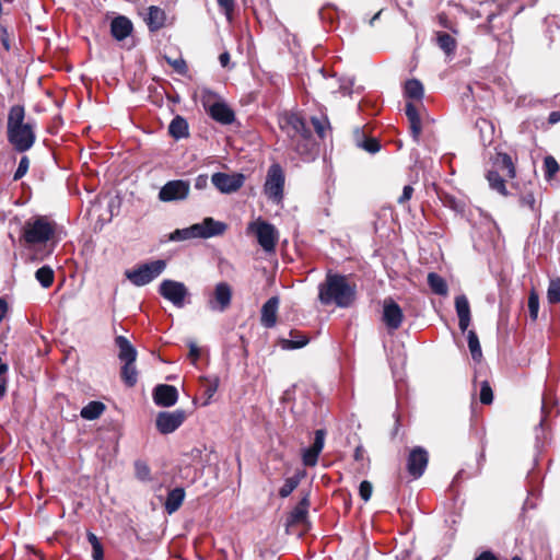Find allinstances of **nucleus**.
I'll return each instance as SVG.
<instances>
[{
	"instance_id": "1",
	"label": "nucleus",
	"mask_w": 560,
	"mask_h": 560,
	"mask_svg": "<svg viewBox=\"0 0 560 560\" xmlns=\"http://www.w3.org/2000/svg\"><path fill=\"white\" fill-rule=\"evenodd\" d=\"M36 124L28 119L25 121V109L22 105H13L8 114V141L16 152L30 150L36 141Z\"/></svg>"
},
{
	"instance_id": "2",
	"label": "nucleus",
	"mask_w": 560,
	"mask_h": 560,
	"mask_svg": "<svg viewBox=\"0 0 560 560\" xmlns=\"http://www.w3.org/2000/svg\"><path fill=\"white\" fill-rule=\"evenodd\" d=\"M318 299L324 305L349 307L355 299V285L350 284L346 276L328 271L318 285Z\"/></svg>"
},
{
	"instance_id": "3",
	"label": "nucleus",
	"mask_w": 560,
	"mask_h": 560,
	"mask_svg": "<svg viewBox=\"0 0 560 560\" xmlns=\"http://www.w3.org/2000/svg\"><path fill=\"white\" fill-rule=\"evenodd\" d=\"M280 128L290 138V147L301 156L311 152V131L305 121L296 114H285L280 117Z\"/></svg>"
},
{
	"instance_id": "4",
	"label": "nucleus",
	"mask_w": 560,
	"mask_h": 560,
	"mask_svg": "<svg viewBox=\"0 0 560 560\" xmlns=\"http://www.w3.org/2000/svg\"><path fill=\"white\" fill-rule=\"evenodd\" d=\"M57 224L47 217H35L23 226V238L28 245L46 244L55 237Z\"/></svg>"
},
{
	"instance_id": "5",
	"label": "nucleus",
	"mask_w": 560,
	"mask_h": 560,
	"mask_svg": "<svg viewBox=\"0 0 560 560\" xmlns=\"http://www.w3.org/2000/svg\"><path fill=\"white\" fill-rule=\"evenodd\" d=\"M201 104L209 116L222 125H231L235 120L233 109L210 90H202Z\"/></svg>"
},
{
	"instance_id": "6",
	"label": "nucleus",
	"mask_w": 560,
	"mask_h": 560,
	"mask_svg": "<svg viewBox=\"0 0 560 560\" xmlns=\"http://www.w3.org/2000/svg\"><path fill=\"white\" fill-rule=\"evenodd\" d=\"M494 166L497 170H490L487 173V179L491 189L498 191L502 196L508 195V190L505 187V182L502 176L499 174L501 171L504 176L509 178H514L516 175L515 167L511 156L506 153H499L494 161Z\"/></svg>"
},
{
	"instance_id": "7",
	"label": "nucleus",
	"mask_w": 560,
	"mask_h": 560,
	"mask_svg": "<svg viewBox=\"0 0 560 560\" xmlns=\"http://www.w3.org/2000/svg\"><path fill=\"white\" fill-rule=\"evenodd\" d=\"M166 268L165 260L156 259L126 270L125 277L136 287H143L156 279Z\"/></svg>"
},
{
	"instance_id": "8",
	"label": "nucleus",
	"mask_w": 560,
	"mask_h": 560,
	"mask_svg": "<svg viewBox=\"0 0 560 560\" xmlns=\"http://www.w3.org/2000/svg\"><path fill=\"white\" fill-rule=\"evenodd\" d=\"M247 232L255 234L259 246L266 253H273L279 241V232L276 226L262 219L249 222Z\"/></svg>"
},
{
	"instance_id": "9",
	"label": "nucleus",
	"mask_w": 560,
	"mask_h": 560,
	"mask_svg": "<svg viewBox=\"0 0 560 560\" xmlns=\"http://www.w3.org/2000/svg\"><path fill=\"white\" fill-rule=\"evenodd\" d=\"M285 176L282 167L275 163L270 165L267 172L264 192L269 200L279 203L283 199Z\"/></svg>"
},
{
	"instance_id": "10",
	"label": "nucleus",
	"mask_w": 560,
	"mask_h": 560,
	"mask_svg": "<svg viewBox=\"0 0 560 560\" xmlns=\"http://www.w3.org/2000/svg\"><path fill=\"white\" fill-rule=\"evenodd\" d=\"M159 293L178 308L185 306L186 299L189 296V291L183 282L171 279H165L160 283Z\"/></svg>"
},
{
	"instance_id": "11",
	"label": "nucleus",
	"mask_w": 560,
	"mask_h": 560,
	"mask_svg": "<svg viewBox=\"0 0 560 560\" xmlns=\"http://www.w3.org/2000/svg\"><path fill=\"white\" fill-rule=\"evenodd\" d=\"M211 183L222 194L236 192L245 183V176L242 173H222L218 172L211 176Z\"/></svg>"
},
{
	"instance_id": "12",
	"label": "nucleus",
	"mask_w": 560,
	"mask_h": 560,
	"mask_svg": "<svg viewBox=\"0 0 560 560\" xmlns=\"http://www.w3.org/2000/svg\"><path fill=\"white\" fill-rule=\"evenodd\" d=\"M190 191L188 180L174 179L167 182L159 191V199L163 202L185 200Z\"/></svg>"
},
{
	"instance_id": "13",
	"label": "nucleus",
	"mask_w": 560,
	"mask_h": 560,
	"mask_svg": "<svg viewBox=\"0 0 560 560\" xmlns=\"http://www.w3.org/2000/svg\"><path fill=\"white\" fill-rule=\"evenodd\" d=\"M232 301V288L226 282L215 284L212 294L208 300V307L214 312H224L229 308Z\"/></svg>"
},
{
	"instance_id": "14",
	"label": "nucleus",
	"mask_w": 560,
	"mask_h": 560,
	"mask_svg": "<svg viewBox=\"0 0 560 560\" xmlns=\"http://www.w3.org/2000/svg\"><path fill=\"white\" fill-rule=\"evenodd\" d=\"M186 418L184 410L162 411L156 417V428L162 434L177 430Z\"/></svg>"
},
{
	"instance_id": "15",
	"label": "nucleus",
	"mask_w": 560,
	"mask_h": 560,
	"mask_svg": "<svg viewBox=\"0 0 560 560\" xmlns=\"http://www.w3.org/2000/svg\"><path fill=\"white\" fill-rule=\"evenodd\" d=\"M428 462V452L421 446H416L410 451L407 458V470L413 479H418L423 475Z\"/></svg>"
},
{
	"instance_id": "16",
	"label": "nucleus",
	"mask_w": 560,
	"mask_h": 560,
	"mask_svg": "<svg viewBox=\"0 0 560 560\" xmlns=\"http://www.w3.org/2000/svg\"><path fill=\"white\" fill-rule=\"evenodd\" d=\"M404 319L402 310L393 300L384 302L383 322L390 330H396L400 327Z\"/></svg>"
},
{
	"instance_id": "17",
	"label": "nucleus",
	"mask_w": 560,
	"mask_h": 560,
	"mask_svg": "<svg viewBox=\"0 0 560 560\" xmlns=\"http://www.w3.org/2000/svg\"><path fill=\"white\" fill-rule=\"evenodd\" d=\"M196 228H200L199 231H197L198 238H210L213 236L222 235L226 229L228 225L224 222L215 221L213 218H205L202 222L195 223Z\"/></svg>"
},
{
	"instance_id": "18",
	"label": "nucleus",
	"mask_w": 560,
	"mask_h": 560,
	"mask_svg": "<svg viewBox=\"0 0 560 560\" xmlns=\"http://www.w3.org/2000/svg\"><path fill=\"white\" fill-rule=\"evenodd\" d=\"M178 399V392L175 386L161 384L153 390V400L158 406L172 407Z\"/></svg>"
},
{
	"instance_id": "19",
	"label": "nucleus",
	"mask_w": 560,
	"mask_h": 560,
	"mask_svg": "<svg viewBox=\"0 0 560 560\" xmlns=\"http://www.w3.org/2000/svg\"><path fill=\"white\" fill-rule=\"evenodd\" d=\"M279 298L271 296L261 307V325L271 328L277 323V313L279 307Z\"/></svg>"
},
{
	"instance_id": "20",
	"label": "nucleus",
	"mask_w": 560,
	"mask_h": 560,
	"mask_svg": "<svg viewBox=\"0 0 560 560\" xmlns=\"http://www.w3.org/2000/svg\"><path fill=\"white\" fill-rule=\"evenodd\" d=\"M132 32V23L126 16H117L110 23V33L117 40H122Z\"/></svg>"
},
{
	"instance_id": "21",
	"label": "nucleus",
	"mask_w": 560,
	"mask_h": 560,
	"mask_svg": "<svg viewBox=\"0 0 560 560\" xmlns=\"http://www.w3.org/2000/svg\"><path fill=\"white\" fill-rule=\"evenodd\" d=\"M115 343L119 350L118 358L121 362H136L137 350L126 337L117 336Z\"/></svg>"
},
{
	"instance_id": "22",
	"label": "nucleus",
	"mask_w": 560,
	"mask_h": 560,
	"mask_svg": "<svg viewBox=\"0 0 560 560\" xmlns=\"http://www.w3.org/2000/svg\"><path fill=\"white\" fill-rule=\"evenodd\" d=\"M405 112L410 124L411 137L416 142H419L422 127L418 109L412 103H407Z\"/></svg>"
},
{
	"instance_id": "23",
	"label": "nucleus",
	"mask_w": 560,
	"mask_h": 560,
	"mask_svg": "<svg viewBox=\"0 0 560 560\" xmlns=\"http://www.w3.org/2000/svg\"><path fill=\"white\" fill-rule=\"evenodd\" d=\"M148 27L151 32H156L162 28L166 21V14L164 10L159 7L151 5L148 9V16L145 19Z\"/></svg>"
},
{
	"instance_id": "24",
	"label": "nucleus",
	"mask_w": 560,
	"mask_h": 560,
	"mask_svg": "<svg viewBox=\"0 0 560 560\" xmlns=\"http://www.w3.org/2000/svg\"><path fill=\"white\" fill-rule=\"evenodd\" d=\"M184 499H185V491L183 488H175V489L171 490L168 492L166 501L164 503L165 511L168 514L175 513L183 504Z\"/></svg>"
},
{
	"instance_id": "25",
	"label": "nucleus",
	"mask_w": 560,
	"mask_h": 560,
	"mask_svg": "<svg viewBox=\"0 0 560 560\" xmlns=\"http://www.w3.org/2000/svg\"><path fill=\"white\" fill-rule=\"evenodd\" d=\"M168 132L175 139L186 138L189 135L187 120L182 116L174 117L168 126Z\"/></svg>"
},
{
	"instance_id": "26",
	"label": "nucleus",
	"mask_w": 560,
	"mask_h": 560,
	"mask_svg": "<svg viewBox=\"0 0 560 560\" xmlns=\"http://www.w3.org/2000/svg\"><path fill=\"white\" fill-rule=\"evenodd\" d=\"M310 506L308 495H305L296 504V506L290 513V522L293 524L302 523L307 516V510Z\"/></svg>"
},
{
	"instance_id": "27",
	"label": "nucleus",
	"mask_w": 560,
	"mask_h": 560,
	"mask_svg": "<svg viewBox=\"0 0 560 560\" xmlns=\"http://www.w3.org/2000/svg\"><path fill=\"white\" fill-rule=\"evenodd\" d=\"M105 410V405L101 401H90L81 409L80 416L85 420H95L101 417Z\"/></svg>"
},
{
	"instance_id": "28",
	"label": "nucleus",
	"mask_w": 560,
	"mask_h": 560,
	"mask_svg": "<svg viewBox=\"0 0 560 560\" xmlns=\"http://www.w3.org/2000/svg\"><path fill=\"white\" fill-rule=\"evenodd\" d=\"M428 284L432 292H434L438 295H446L448 292L446 281L435 272H430L428 275Z\"/></svg>"
},
{
	"instance_id": "29",
	"label": "nucleus",
	"mask_w": 560,
	"mask_h": 560,
	"mask_svg": "<svg viewBox=\"0 0 560 560\" xmlns=\"http://www.w3.org/2000/svg\"><path fill=\"white\" fill-rule=\"evenodd\" d=\"M436 44L446 55L454 54L457 46L455 38L444 32L436 33Z\"/></svg>"
},
{
	"instance_id": "30",
	"label": "nucleus",
	"mask_w": 560,
	"mask_h": 560,
	"mask_svg": "<svg viewBox=\"0 0 560 560\" xmlns=\"http://www.w3.org/2000/svg\"><path fill=\"white\" fill-rule=\"evenodd\" d=\"M121 378L124 383L129 387L136 385L138 381V372L135 362H124V365L121 368Z\"/></svg>"
},
{
	"instance_id": "31",
	"label": "nucleus",
	"mask_w": 560,
	"mask_h": 560,
	"mask_svg": "<svg viewBox=\"0 0 560 560\" xmlns=\"http://www.w3.org/2000/svg\"><path fill=\"white\" fill-rule=\"evenodd\" d=\"M405 95L408 98L421 100L423 96V85L417 79L408 80L405 84Z\"/></svg>"
},
{
	"instance_id": "32",
	"label": "nucleus",
	"mask_w": 560,
	"mask_h": 560,
	"mask_svg": "<svg viewBox=\"0 0 560 560\" xmlns=\"http://www.w3.org/2000/svg\"><path fill=\"white\" fill-rule=\"evenodd\" d=\"M290 339H283L282 340V348L292 350V349H300L307 345L308 338L304 335H301L299 332L292 331L290 334Z\"/></svg>"
},
{
	"instance_id": "33",
	"label": "nucleus",
	"mask_w": 560,
	"mask_h": 560,
	"mask_svg": "<svg viewBox=\"0 0 560 560\" xmlns=\"http://www.w3.org/2000/svg\"><path fill=\"white\" fill-rule=\"evenodd\" d=\"M467 341H468L469 351L471 353V358L475 361H480V359L482 357V351H481L479 338L475 330H468Z\"/></svg>"
},
{
	"instance_id": "34",
	"label": "nucleus",
	"mask_w": 560,
	"mask_h": 560,
	"mask_svg": "<svg viewBox=\"0 0 560 560\" xmlns=\"http://www.w3.org/2000/svg\"><path fill=\"white\" fill-rule=\"evenodd\" d=\"M35 278L43 288H49L55 279L54 270L49 266H43L36 270Z\"/></svg>"
},
{
	"instance_id": "35",
	"label": "nucleus",
	"mask_w": 560,
	"mask_h": 560,
	"mask_svg": "<svg viewBox=\"0 0 560 560\" xmlns=\"http://www.w3.org/2000/svg\"><path fill=\"white\" fill-rule=\"evenodd\" d=\"M199 230H200V228H196L195 224H192L186 229L175 230L171 234L170 238L172 241H185V240H189V238H198L197 231H199Z\"/></svg>"
},
{
	"instance_id": "36",
	"label": "nucleus",
	"mask_w": 560,
	"mask_h": 560,
	"mask_svg": "<svg viewBox=\"0 0 560 560\" xmlns=\"http://www.w3.org/2000/svg\"><path fill=\"white\" fill-rule=\"evenodd\" d=\"M547 300L550 304L560 303V278H552L549 280Z\"/></svg>"
},
{
	"instance_id": "37",
	"label": "nucleus",
	"mask_w": 560,
	"mask_h": 560,
	"mask_svg": "<svg viewBox=\"0 0 560 560\" xmlns=\"http://www.w3.org/2000/svg\"><path fill=\"white\" fill-rule=\"evenodd\" d=\"M301 479L299 476L287 478L283 486L279 489V495L281 498L289 497L299 486Z\"/></svg>"
},
{
	"instance_id": "38",
	"label": "nucleus",
	"mask_w": 560,
	"mask_h": 560,
	"mask_svg": "<svg viewBox=\"0 0 560 560\" xmlns=\"http://www.w3.org/2000/svg\"><path fill=\"white\" fill-rule=\"evenodd\" d=\"M559 168V164L553 156L548 155L544 159V170L546 179H551L558 173Z\"/></svg>"
},
{
	"instance_id": "39",
	"label": "nucleus",
	"mask_w": 560,
	"mask_h": 560,
	"mask_svg": "<svg viewBox=\"0 0 560 560\" xmlns=\"http://www.w3.org/2000/svg\"><path fill=\"white\" fill-rule=\"evenodd\" d=\"M455 308L458 317H470V306L465 295L456 296Z\"/></svg>"
},
{
	"instance_id": "40",
	"label": "nucleus",
	"mask_w": 560,
	"mask_h": 560,
	"mask_svg": "<svg viewBox=\"0 0 560 560\" xmlns=\"http://www.w3.org/2000/svg\"><path fill=\"white\" fill-rule=\"evenodd\" d=\"M357 145L372 154L378 152L381 149L380 142L375 138L357 139Z\"/></svg>"
},
{
	"instance_id": "41",
	"label": "nucleus",
	"mask_w": 560,
	"mask_h": 560,
	"mask_svg": "<svg viewBox=\"0 0 560 560\" xmlns=\"http://www.w3.org/2000/svg\"><path fill=\"white\" fill-rule=\"evenodd\" d=\"M136 477L141 481L151 480L150 467L141 460L135 463Z\"/></svg>"
},
{
	"instance_id": "42",
	"label": "nucleus",
	"mask_w": 560,
	"mask_h": 560,
	"mask_svg": "<svg viewBox=\"0 0 560 560\" xmlns=\"http://www.w3.org/2000/svg\"><path fill=\"white\" fill-rule=\"evenodd\" d=\"M528 310L530 318L536 320L539 312V296L534 290L529 293L528 296Z\"/></svg>"
},
{
	"instance_id": "43",
	"label": "nucleus",
	"mask_w": 560,
	"mask_h": 560,
	"mask_svg": "<svg viewBox=\"0 0 560 560\" xmlns=\"http://www.w3.org/2000/svg\"><path fill=\"white\" fill-rule=\"evenodd\" d=\"M493 400L492 388L488 382H482L480 387V401L485 405L491 404Z\"/></svg>"
},
{
	"instance_id": "44",
	"label": "nucleus",
	"mask_w": 560,
	"mask_h": 560,
	"mask_svg": "<svg viewBox=\"0 0 560 560\" xmlns=\"http://www.w3.org/2000/svg\"><path fill=\"white\" fill-rule=\"evenodd\" d=\"M166 61L173 67V69L178 74L184 75L187 73V65H186V61L182 57L176 58V59H171L170 57H166Z\"/></svg>"
},
{
	"instance_id": "45",
	"label": "nucleus",
	"mask_w": 560,
	"mask_h": 560,
	"mask_svg": "<svg viewBox=\"0 0 560 560\" xmlns=\"http://www.w3.org/2000/svg\"><path fill=\"white\" fill-rule=\"evenodd\" d=\"M312 125L316 131V133L324 138L326 135V127L328 126V121L326 118L312 117Z\"/></svg>"
},
{
	"instance_id": "46",
	"label": "nucleus",
	"mask_w": 560,
	"mask_h": 560,
	"mask_svg": "<svg viewBox=\"0 0 560 560\" xmlns=\"http://www.w3.org/2000/svg\"><path fill=\"white\" fill-rule=\"evenodd\" d=\"M28 166H30V160L27 156H22L20 162H19V166L13 175V179L14 180H19L21 179L28 171Z\"/></svg>"
},
{
	"instance_id": "47",
	"label": "nucleus",
	"mask_w": 560,
	"mask_h": 560,
	"mask_svg": "<svg viewBox=\"0 0 560 560\" xmlns=\"http://www.w3.org/2000/svg\"><path fill=\"white\" fill-rule=\"evenodd\" d=\"M320 453L315 452L312 447L303 452V463L305 466H315Z\"/></svg>"
},
{
	"instance_id": "48",
	"label": "nucleus",
	"mask_w": 560,
	"mask_h": 560,
	"mask_svg": "<svg viewBox=\"0 0 560 560\" xmlns=\"http://www.w3.org/2000/svg\"><path fill=\"white\" fill-rule=\"evenodd\" d=\"M372 490H373L372 483L368 480H363L359 487V493H360L361 499L363 501L368 502L371 499Z\"/></svg>"
},
{
	"instance_id": "49",
	"label": "nucleus",
	"mask_w": 560,
	"mask_h": 560,
	"mask_svg": "<svg viewBox=\"0 0 560 560\" xmlns=\"http://www.w3.org/2000/svg\"><path fill=\"white\" fill-rule=\"evenodd\" d=\"M218 387H219V378L218 377L207 380V385L205 388V394L207 396V402L213 397V395L218 390Z\"/></svg>"
},
{
	"instance_id": "50",
	"label": "nucleus",
	"mask_w": 560,
	"mask_h": 560,
	"mask_svg": "<svg viewBox=\"0 0 560 560\" xmlns=\"http://www.w3.org/2000/svg\"><path fill=\"white\" fill-rule=\"evenodd\" d=\"M324 442H325V431L324 430H317L315 432L314 443H313V445L311 447L315 452L320 453L323 447H324Z\"/></svg>"
},
{
	"instance_id": "51",
	"label": "nucleus",
	"mask_w": 560,
	"mask_h": 560,
	"mask_svg": "<svg viewBox=\"0 0 560 560\" xmlns=\"http://www.w3.org/2000/svg\"><path fill=\"white\" fill-rule=\"evenodd\" d=\"M520 203L522 207H526L530 210H535L536 199L532 192H526V194L522 195V197L520 199Z\"/></svg>"
},
{
	"instance_id": "52",
	"label": "nucleus",
	"mask_w": 560,
	"mask_h": 560,
	"mask_svg": "<svg viewBox=\"0 0 560 560\" xmlns=\"http://www.w3.org/2000/svg\"><path fill=\"white\" fill-rule=\"evenodd\" d=\"M413 194V188L410 185H406L402 189L401 196L398 198V203L402 205L410 200Z\"/></svg>"
},
{
	"instance_id": "53",
	"label": "nucleus",
	"mask_w": 560,
	"mask_h": 560,
	"mask_svg": "<svg viewBox=\"0 0 560 560\" xmlns=\"http://www.w3.org/2000/svg\"><path fill=\"white\" fill-rule=\"evenodd\" d=\"M208 186V176L206 174H200L195 179V188L198 190H202Z\"/></svg>"
},
{
	"instance_id": "54",
	"label": "nucleus",
	"mask_w": 560,
	"mask_h": 560,
	"mask_svg": "<svg viewBox=\"0 0 560 560\" xmlns=\"http://www.w3.org/2000/svg\"><path fill=\"white\" fill-rule=\"evenodd\" d=\"M199 357H200L199 348L196 346V343L190 342L189 343V358L191 359V362L195 364L197 362V360L199 359Z\"/></svg>"
},
{
	"instance_id": "55",
	"label": "nucleus",
	"mask_w": 560,
	"mask_h": 560,
	"mask_svg": "<svg viewBox=\"0 0 560 560\" xmlns=\"http://www.w3.org/2000/svg\"><path fill=\"white\" fill-rule=\"evenodd\" d=\"M219 5L225 11L226 14H230L234 9V0H217Z\"/></svg>"
},
{
	"instance_id": "56",
	"label": "nucleus",
	"mask_w": 560,
	"mask_h": 560,
	"mask_svg": "<svg viewBox=\"0 0 560 560\" xmlns=\"http://www.w3.org/2000/svg\"><path fill=\"white\" fill-rule=\"evenodd\" d=\"M92 558L94 560H103L104 551H103L102 544L92 546Z\"/></svg>"
},
{
	"instance_id": "57",
	"label": "nucleus",
	"mask_w": 560,
	"mask_h": 560,
	"mask_svg": "<svg viewBox=\"0 0 560 560\" xmlns=\"http://www.w3.org/2000/svg\"><path fill=\"white\" fill-rule=\"evenodd\" d=\"M354 459L357 462H363L365 459V451L363 446L359 445L354 450Z\"/></svg>"
},
{
	"instance_id": "58",
	"label": "nucleus",
	"mask_w": 560,
	"mask_h": 560,
	"mask_svg": "<svg viewBox=\"0 0 560 560\" xmlns=\"http://www.w3.org/2000/svg\"><path fill=\"white\" fill-rule=\"evenodd\" d=\"M470 324V317H458V326L462 332H465Z\"/></svg>"
},
{
	"instance_id": "59",
	"label": "nucleus",
	"mask_w": 560,
	"mask_h": 560,
	"mask_svg": "<svg viewBox=\"0 0 560 560\" xmlns=\"http://www.w3.org/2000/svg\"><path fill=\"white\" fill-rule=\"evenodd\" d=\"M548 122L555 125L560 122V110H555L549 114Z\"/></svg>"
},
{
	"instance_id": "60",
	"label": "nucleus",
	"mask_w": 560,
	"mask_h": 560,
	"mask_svg": "<svg viewBox=\"0 0 560 560\" xmlns=\"http://www.w3.org/2000/svg\"><path fill=\"white\" fill-rule=\"evenodd\" d=\"M475 560H498V559L492 552L483 551Z\"/></svg>"
},
{
	"instance_id": "61",
	"label": "nucleus",
	"mask_w": 560,
	"mask_h": 560,
	"mask_svg": "<svg viewBox=\"0 0 560 560\" xmlns=\"http://www.w3.org/2000/svg\"><path fill=\"white\" fill-rule=\"evenodd\" d=\"M219 61H220V63H221V66H222L223 68L228 67V65H229V62H230V55H229V52H226V51H225V52H222V54L220 55V57H219Z\"/></svg>"
},
{
	"instance_id": "62",
	"label": "nucleus",
	"mask_w": 560,
	"mask_h": 560,
	"mask_svg": "<svg viewBox=\"0 0 560 560\" xmlns=\"http://www.w3.org/2000/svg\"><path fill=\"white\" fill-rule=\"evenodd\" d=\"M88 541L91 544V546H96L101 544L96 535L91 532L88 533Z\"/></svg>"
},
{
	"instance_id": "63",
	"label": "nucleus",
	"mask_w": 560,
	"mask_h": 560,
	"mask_svg": "<svg viewBox=\"0 0 560 560\" xmlns=\"http://www.w3.org/2000/svg\"><path fill=\"white\" fill-rule=\"evenodd\" d=\"M451 207L458 212L464 211V205L462 202H456L455 200H451Z\"/></svg>"
},
{
	"instance_id": "64",
	"label": "nucleus",
	"mask_w": 560,
	"mask_h": 560,
	"mask_svg": "<svg viewBox=\"0 0 560 560\" xmlns=\"http://www.w3.org/2000/svg\"><path fill=\"white\" fill-rule=\"evenodd\" d=\"M8 311V303L4 299H0V312L5 315Z\"/></svg>"
}]
</instances>
